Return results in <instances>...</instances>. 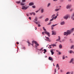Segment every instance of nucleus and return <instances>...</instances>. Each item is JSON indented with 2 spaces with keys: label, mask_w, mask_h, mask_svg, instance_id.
<instances>
[{
  "label": "nucleus",
  "mask_w": 74,
  "mask_h": 74,
  "mask_svg": "<svg viewBox=\"0 0 74 74\" xmlns=\"http://www.w3.org/2000/svg\"><path fill=\"white\" fill-rule=\"evenodd\" d=\"M60 10V8H56L55 9L54 11L56 12H57V11H59Z\"/></svg>",
  "instance_id": "4468645a"
},
{
  "label": "nucleus",
  "mask_w": 74,
  "mask_h": 74,
  "mask_svg": "<svg viewBox=\"0 0 74 74\" xmlns=\"http://www.w3.org/2000/svg\"><path fill=\"white\" fill-rule=\"evenodd\" d=\"M49 60H51V61H53V59L52 57H49Z\"/></svg>",
  "instance_id": "f3484780"
},
{
  "label": "nucleus",
  "mask_w": 74,
  "mask_h": 74,
  "mask_svg": "<svg viewBox=\"0 0 74 74\" xmlns=\"http://www.w3.org/2000/svg\"><path fill=\"white\" fill-rule=\"evenodd\" d=\"M69 52V53L71 54L73 53H74V51H73L72 50H70Z\"/></svg>",
  "instance_id": "6ab92c4d"
},
{
  "label": "nucleus",
  "mask_w": 74,
  "mask_h": 74,
  "mask_svg": "<svg viewBox=\"0 0 74 74\" xmlns=\"http://www.w3.org/2000/svg\"><path fill=\"white\" fill-rule=\"evenodd\" d=\"M44 52H47V50L45 49H44Z\"/></svg>",
  "instance_id": "a19ab883"
},
{
  "label": "nucleus",
  "mask_w": 74,
  "mask_h": 74,
  "mask_svg": "<svg viewBox=\"0 0 74 74\" xmlns=\"http://www.w3.org/2000/svg\"><path fill=\"white\" fill-rule=\"evenodd\" d=\"M44 9L43 8H42L41 10V13H43L44 12Z\"/></svg>",
  "instance_id": "a211bd4d"
},
{
  "label": "nucleus",
  "mask_w": 74,
  "mask_h": 74,
  "mask_svg": "<svg viewBox=\"0 0 74 74\" xmlns=\"http://www.w3.org/2000/svg\"><path fill=\"white\" fill-rule=\"evenodd\" d=\"M38 19V18H37V17H35L34 20V21H37Z\"/></svg>",
  "instance_id": "4be33fe9"
},
{
  "label": "nucleus",
  "mask_w": 74,
  "mask_h": 74,
  "mask_svg": "<svg viewBox=\"0 0 74 74\" xmlns=\"http://www.w3.org/2000/svg\"><path fill=\"white\" fill-rule=\"evenodd\" d=\"M51 22H50L49 23H48V24H47L48 25H49L51 24Z\"/></svg>",
  "instance_id": "ea45409f"
},
{
  "label": "nucleus",
  "mask_w": 74,
  "mask_h": 74,
  "mask_svg": "<svg viewBox=\"0 0 74 74\" xmlns=\"http://www.w3.org/2000/svg\"><path fill=\"white\" fill-rule=\"evenodd\" d=\"M71 18L72 20H74V13L72 14L71 16Z\"/></svg>",
  "instance_id": "9d476101"
},
{
  "label": "nucleus",
  "mask_w": 74,
  "mask_h": 74,
  "mask_svg": "<svg viewBox=\"0 0 74 74\" xmlns=\"http://www.w3.org/2000/svg\"><path fill=\"white\" fill-rule=\"evenodd\" d=\"M32 7L33 8H36V6L34 5L32 6Z\"/></svg>",
  "instance_id": "c9c22d12"
},
{
  "label": "nucleus",
  "mask_w": 74,
  "mask_h": 74,
  "mask_svg": "<svg viewBox=\"0 0 74 74\" xmlns=\"http://www.w3.org/2000/svg\"><path fill=\"white\" fill-rule=\"evenodd\" d=\"M26 15L27 16H29V14H27Z\"/></svg>",
  "instance_id": "052dcab7"
},
{
  "label": "nucleus",
  "mask_w": 74,
  "mask_h": 74,
  "mask_svg": "<svg viewBox=\"0 0 74 74\" xmlns=\"http://www.w3.org/2000/svg\"><path fill=\"white\" fill-rule=\"evenodd\" d=\"M29 19H30V20H31V17H29Z\"/></svg>",
  "instance_id": "4d7b16f0"
},
{
  "label": "nucleus",
  "mask_w": 74,
  "mask_h": 74,
  "mask_svg": "<svg viewBox=\"0 0 74 74\" xmlns=\"http://www.w3.org/2000/svg\"><path fill=\"white\" fill-rule=\"evenodd\" d=\"M66 58H68L67 56H66Z\"/></svg>",
  "instance_id": "774afa93"
},
{
  "label": "nucleus",
  "mask_w": 74,
  "mask_h": 74,
  "mask_svg": "<svg viewBox=\"0 0 74 74\" xmlns=\"http://www.w3.org/2000/svg\"><path fill=\"white\" fill-rule=\"evenodd\" d=\"M55 14H53L52 15L51 18H53L54 19H55Z\"/></svg>",
  "instance_id": "dca6fc26"
},
{
  "label": "nucleus",
  "mask_w": 74,
  "mask_h": 74,
  "mask_svg": "<svg viewBox=\"0 0 74 74\" xmlns=\"http://www.w3.org/2000/svg\"><path fill=\"white\" fill-rule=\"evenodd\" d=\"M58 15H59L58 14H57V15L56 16H58Z\"/></svg>",
  "instance_id": "680f3d73"
},
{
  "label": "nucleus",
  "mask_w": 74,
  "mask_h": 74,
  "mask_svg": "<svg viewBox=\"0 0 74 74\" xmlns=\"http://www.w3.org/2000/svg\"><path fill=\"white\" fill-rule=\"evenodd\" d=\"M53 66H55V64L54 63H53Z\"/></svg>",
  "instance_id": "0e129e2a"
},
{
  "label": "nucleus",
  "mask_w": 74,
  "mask_h": 74,
  "mask_svg": "<svg viewBox=\"0 0 74 74\" xmlns=\"http://www.w3.org/2000/svg\"><path fill=\"white\" fill-rule=\"evenodd\" d=\"M45 37L46 38V41H49V42H50V41H51V40L48 37H47L46 36H45Z\"/></svg>",
  "instance_id": "6e6552de"
},
{
  "label": "nucleus",
  "mask_w": 74,
  "mask_h": 74,
  "mask_svg": "<svg viewBox=\"0 0 74 74\" xmlns=\"http://www.w3.org/2000/svg\"><path fill=\"white\" fill-rule=\"evenodd\" d=\"M16 3H17V4H19V3H21V2H20V1H16Z\"/></svg>",
  "instance_id": "f704fd0d"
},
{
  "label": "nucleus",
  "mask_w": 74,
  "mask_h": 74,
  "mask_svg": "<svg viewBox=\"0 0 74 74\" xmlns=\"http://www.w3.org/2000/svg\"><path fill=\"white\" fill-rule=\"evenodd\" d=\"M29 5L30 6H31V5H34V3L33 2H30L29 4Z\"/></svg>",
  "instance_id": "ddd939ff"
},
{
  "label": "nucleus",
  "mask_w": 74,
  "mask_h": 74,
  "mask_svg": "<svg viewBox=\"0 0 74 74\" xmlns=\"http://www.w3.org/2000/svg\"><path fill=\"white\" fill-rule=\"evenodd\" d=\"M30 15H32V14H33V13H29Z\"/></svg>",
  "instance_id": "de8ad7c7"
},
{
  "label": "nucleus",
  "mask_w": 74,
  "mask_h": 74,
  "mask_svg": "<svg viewBox=\"0 0 74 74\" xmlns=\"http://www.w3.org/2000/svg\"><path fill=\"white\" fill-rule=\"evenodd\" d=\"M73 10V9L71 8L69 9V11L71 12Z\"/></svg>",
  "instance_id": "cd10ccee"
},
{
  "label": "nucleus",
  "mask_w": 74,
  "mask_h": 74,
  "mask_svg": "<svg viewBox=\"0 0 74 74\" xmlns=\"http://www.w3.org/2000/svg\"><path fill=\"white\" fill-rule=\"evenodd\" d=\"M58 41H59V42H62V41L60 40Z\"/></svg>",
  "instance_id": "bf43d9fd"
},
{
  "label": "nucleus",
  "mask_w": 74,
  "mask_h": 74,
  "mask_svg": "<svg viewBox=\"0 0 74 74\" xmlns=\"http://www.w3.org/2000/svg\"><path fill=\"white\" fill-rule=\"evenodd\" d=\"M52 35H56V32H55V31H52Z\"/></svg>",
  "instance_id": "f8f14e48"
},
{
  "label": "nucleus",
  "mask_w": 74,
  "mask_h": 74,
  "mask_svg": "<svg viewBox=\"0 0 74 74\" xmlns=\"http://www.w3.org/2000/svg\"><path fill=\"white\" fill-rule=\"evenodd\" d=\"M50 5H51V3H48V4L47 5V7H49V6H50Z\"/></svg>",
  "instance_id": "a878e982"
},
{
  "label": "nucleus",
  "mask_w": 74,
  "mask_h": 74,
  "mask_svg": "<svg viewBox=\"0 0 74 74\" xmlns=\"http://www.w3.org/2000/svg\"><path fill=\"white\" fill-rule=\"evenodd\" d=\"M58 25V24H56L54 25H51V30H53V27H54V26H56V25Z\"/></svg>",
  "instance_id": "423d86ee"
},
{
  "label": "nucleus",
  "mask_w": 74,
  "mask_h": 74,
  "mask_svg": "<svg viewBox=\"0 0 74 74\" xmlns=\"http://www.w3.org/2000/svg\"><path fill=\"white\" fill-rule=\"evenodd\" d=\"M74 45H72L71 46V49H73V48H74Z\"/></svg>",
  "instance_id": "7c9ffc66"
},
{
  "label": "nucleus",
  "mask_w": 74,
  "mask_h": 74,
  "mask_svg": "<svg viewBox=\"0 0 74 74\" xmlns=\"http://www.w3.org/2000/svg\"><path fill=\"white\" fill-rule=\"evenodd\" d=\"M60 72L61 73H62V72H63V70H60Z\"/></svg>",
  "instance_id": "5fc2aeb1"
},
{
  "label": "nucleus",
  "mask_w": 74,
  "mask_h": 74,
  "mask_svg": "<svg viewBox=\"0 0 74 74\" xmlns=\"http://www.w3.org/2000/svg\"><path fill=\"white\" fill-rule=\"evenodd\" d=\"M22 8H21L23 10H26V9H27L29 7L28 6H26V7H25V6H23V7H22Z\"/></svg>",
  "instance_id": "20e7f679"
},
{
  "label": "nucleus",
  "mask_w": 74,
  "mask_h": 74,
  "mask_svg": "<svg viewBox=\"0 0 74 74\" xmlns=\"http://www.w3.org/2000/svg\"><path fill=\"white\" fill-rule=\"evenodd\" d=\"M54 71L55 73L56 72V69H54Z\"/></svg>",
  "instance_id": "a18cd8bd"
},
{
  "label": "nucleus",
  "mask_w": 74,
  "mask_h": 74,
  "mask_svg": "<svg viewBox=\"0 0 74 74\" xmlns=\"http://www.w3.org/2000/svg\"><path fill=\"white\" fill-rule=\"evenodd\" d=\"M65 59V57L64 56H62V59Z\"/></svg>",
  "instance_id": "72a5a7b5"
},
{
  "label": "nucleus",
  "mask_w": 74,
  "mask_h": 74,
  "mask_svg": "<svg viewBox=\"0 0 74 74\" xmlns=\"http://www.w3.org/2000/svg\"><path fill=\"white\" fill-rule=\"evenodd\" d=\"M49 48H52L51 47H48Z\"/></svg>",
  "instance_id": "69168bd1"
},
{
  "label": "nucleus",
  "mask_w": 74,
  "mask_h": 74,
  "mask_svg": "<svg viewBox=\"0 0 74 74\" xmlns=\"http://www.w3.org/2000/svg\"><path fill=\"white\" fill-rule=\"evenodd\" d=\"M52 46H53V47H56V44H53L52 45Z\"/></svg>",
  "instance_id": "bb28decb"
},
{
  "label": "nucleus",
  "mask_w": 74,
  "mask_h": 74,
  "mask_svg": "<svg viewBox=\"0 0 74 74\" xmlns=\"http://www.w3.org/2000/svg\"><path fill=\"white\" fill-rule=\"evenodd\" d=\"M71 7V5H68L66 6V9H69H69Z\"/></svg>",
  "instance_id": "39448f33"
},
{
  "label": "nucleus",
  "mask_w": 74,
  "mask_h": 74,
  "mask_svg": "<svg viewBox=\"0 0 74 74\" xmlns=\"http://www.w3.org/2000/svg\"><path fill=\"white\" fill-rule=\"evenodd\" d=\"M32 42V43H34V44H36V45H35V46L36 47H37L38 46H39V44H38V43H37V41L33 40Z\"/></svg>",
  "instance_id": "f03ea898"
},
{
  "label": "nucleus",
  "mask_w": 74,
  "mask_h": 74,
  "mask_svg": "<svg viewBox=\"0 0 74 74\" xmlns=\"http://www.w3.org/2000/svg\"><path fill=\"white\" fill-rule=\"evenodd\" d=\"M69 72H67L66 73V74H69Z\"/></svg>",
  "instance_id": "13d9d810"
},
{
  "label": "nucleus",
  "mask_w": 74,
  "mask_h": 74,
  "mask_svg": "<svg viewBox=\"0 0 74 74\" xmlns=\"http://www.w3.org/2000/svg\"><path fill=\"white\" fill-rule=\"evenodd\" d=\"M34 22L36 23V25H37V24H40V21H38L37 22L35 21H34Z\"/></svg>",
  "instance_id": "9b49d317"
},
{
  "label": "nucleus",
  "mask_w": 74,
  "mask_h": 74,
  "mask_svg": "<svg viewBox=\"0 0 74 74\" xmlns=\"http://www.w3.org/2000/svg\"><path fill=\"white\" fill-rule=\"evenodd\" d=\"M60 25H64V21L60 23Z\"/></svg>",
  "instance_id": "412c9836"
},
{
  "label": "nucleus",
  "mask_w": 74,
  "mask_h": 74,
  "mask_svg": "<svg viewBox=\"0 0 74 74\" xmlns=\"http://www.w3.org/2000/svg\"><path fill=\"white\" fill-rule=\"evenodd\" d=\"M41 26V25L40 24H38V27H40Z\"/></svg>",
  "instance_id": "3c124183"
},
{
  "label": "nucleus",
  "mask_w": 74,
  "mask_h": 74,
  "mask_svg": "<svg viewBox=\"0 0 74 74\" xmlns=\"http://www.w3.org/2000/svg\"><path fill=\"white\" fill-rule=\"evenodd\" d=\"M45 33V34H47V35H48V36L49 37H50V35H49V33L47 31H45L44 32Z\"/></svg>",
  "instance_id": "0eeeda50"
},
{
  "label": "nucleus",
  "mask_w": 74,
  "mask_h": 74,
  "mask_svg": "<svg viewBox=\"0 0 74 74\" xmlns=\"http://www.w3.org/2000/svg\"><path fill=\"white\" fill-rule=\"evenodd\" d=\"M52 45H49V47H52Z\"/></svg>",
  "instance_id": "603ef678"
},
{
  "label": "nucleus",
  "mask_w": 74,
  "mask_h": 74,
  "mask_svg": "<svg viewBox=\"0 0 74 74\" xmlns=\"http://www.w3.org/2000/svg\"><path fill=\"white\" fill-rule=\"evenodd\" d=\"M50 50V51L51 52V55H53L54 53V52H53V50Z\"/></svg>",
  "instance_id": "2eb2a0df"
},
{
  "label": "nucleus",
  "mask_w": 74,
  "mask_h": 74,
  "mask_svg": "<svg viewBox=\"0 0 74 74\" xmlns=\"http://www.w3.org/2000/svg\"><path fill=\"white\" fill-rule=\"evenodd\" d=\"M53 19H54L53 18H52V19L50 20V21H53Z\"/></svg>",
  "instance_id": "e433bc0d"
},
{
  "label": "nucleus",
  "mask_w": 74,
  "mask_h": 74,
  "mask_svg": "<svg viewBox=\"0 0 74 74\" xmlns=\"http://www.w3.org/2000/svg\"><path fill=\"white\" fill-rule=\"evenodd\" d=\"M58 39L56 40V41H59V40H60V36H58Z\"/></svg>",
  "instance_id": "aec40b11"
},
{
  "label": "nucleus",
  "mask_w": 74,
  "mask_h": 74,
  "mask_svg": "<svg viewBox=\"0 0 74 74\" xmlns=\"http://www.w3.org/2000/svg\"><path fill=\"white\" fill-rule=\"evenodd\" d=\"M38 11H39V10H38L36 11V12L37 13L38 12Z\"/></svg>",
  "instance_id": "8fccbe9b"
},
{
  "label": "nucleus",
  "mask_w": 74,
  "mask_h": 74,
  "mask_svg": "<svg viewBox=\"0 0 74 74\" xmlns=\"http://www.w3.org/2000/svg\"><path fill=\"white\" fill-rule=\"evenodd\" d=\"M48 20H49V18H46L45 20V22H47V21H48Z\"/></svg>",
  "instance_id": "5701e85b"
},
{
  "label": "nucleus",
  "mask_w": 74,
  "mask_h": 74,
  "mask_svg": "<svg viewBox=\"0 0 74 74\" xmlns=\"http://www.w3.org/2000/svg\"><path fill=\"white\" fill-rule=\"evenodd\" d=\"M22 3H23V2H25V0H22Z\"/></svg>",
  "instance_id": "79ce46f5"
},
{
  "label": "nucleus",
  "mask_w": 74,
  "mask_h": 74,
  "mask_svg": "<svg viewBox=\"0 0 74 74\" xmlns=\"http://www.w3.org/2000/svg\"><path fill=\"white\" fill-rule=\"evenodd\" d=\"M74 58H72L71 60L69 62L70 63H72V64H74V63L73 62H74Z\"/></svg>",
  "instance_id": "1a4fd4ad"
},
{
  "label": "nucleus",
  "mask_w": 74,
  "mask_h": 74,
  "mask_svg": "<svg viewBox=\"0 0 74 74\" xmlns=\"http://www.w3.org/2000/svg\"><path fill=\"white\" fill-rule=\"evenodd\" d=\"M58 54L59 55H60V54H61V53L59 52V51H58Z\"/></svg>",
  "instance_id": "c03bdc74"
},
{
  "label": "nucleus",
  "mask_w": 74,
  "mask_h": 74,
  "mask_svg": "<svg viewBox=\"0 0 74 74\" xmlns=\"http://www.w3.org/2000/svg\"><path fill=\"white\" fill-rule=\"evenodd\" d=\"M71 1V0H69V1Z\"/></svg>",
  "instance_id": "338daca9"
},
{
  "label": "nucleus",
  "mask_w": 74,
  "mask_h": 74,
  "mask_svg": "<svg viewBox=\"0 0 74 74\" xmlns=\"http://www.w3.org/2000/svg\"><path fill=\"white\" fill-rule=\"evenodd\" d=\"M42 35H44V32H42Z\"/></svg>",
  "instance_id": "6e6d98bb"
},
{
  "label": "nucleus",
  "mask_w": 74,
  "mask_h": 74,
  "mask_svg": "<svg viewBox=\"0 0 74 74\" xmlns=\"http://www.w3.org/2000/svg\"><path fill=\"white\" fill-rule=\"evenodd\" d=\"M74 28H73L71 29V30H68L66 31V32H64V36H67L68 35H70V34L71 33L74 31Z\"/></svg>",
  "instance_id": "f257e3e1"
},
{
  "label": "nucleus",
  "mask_w": 74,
  "mask_h": 74,
  "mask_svg": "<svg viewBox=\"0 0 74 74\" xmlns=\"http://www.w3.org/2000/svg\"><path fill=\"white\" fill-rule=\"evenodd\" d=\"M69 15L67 14L64 16L63 18L64 19L67 20L69 18Z\"/></svg>",
  "instance_id": "7ed1b4c3"
},
{
  "label": "nucleus",
  "mask_w": 74,
  "mask_h": 74,
  "mask_svg": "<svg viewBox=\"0 0 74 74\" xmlns=\"http://www.w3.org/2000/svg\"><path fill=\"white\" fill-rule=\"evenodd\" d=\"M65 41V39H63L62 40V42H63V41Z\"/></svg>",
  "instance_id": "09e8293b"
},
{
  "label": "nucleus",
  "mask_w": 74,
  "mask_h": 74,
  "mask_svg": "<svg viewBox=\"0 0 74 74\" xmlns=\"http://www.w3.org/2000/svg\"><path fill=\"white\" fill-rule=\"evenodd\" d=\"M57 68H58V67H59V64H57L56 65Z\"/></svg>",
  "instance_id": "473e14b6"
},
{
  "label": "nucleus",
  "mask_w": 74,
  "mask_h": 74,
  "mask_svg": "<svg viewBox=\"0 0 74 74\" xmlns=\"http://www.w3.org/2000/svg\"><path fill=\"white\" fill-rule=\"evenodd\" d=\"M32 14H33V15H35L36 14L34 12H32Z\"/></svg>",
  "instance_id": "58836bf2"
},
{
  "label": "nucleus",
  "mask_w": 74,
  "mask_h": 74,
  "mask_svg": "<svg viewBox=\"0 0 74 74\" xmlns=\"http://www.w3.org/2000/svg\"><path fill=\"white\" fill-rule=\"evenodd\" d=\"M21 5H25V3H21Z\"/></svg>",
  "instance_id": "c85d7f7f"
},
{
  "label": "nucleus",
  "mask_w": 74,
  "mask_h": 74,
  "mask_svg": "<svg viewBox=\"0 0 74 74\" xmlns=\"http://www.w3.org/2000/svg\"><path fill=\"white\" fill-rule=\"evenodd\" d=\"M42 18V16H40L39 18V19H41V18Z\"/></svg>",
  "instance_id": "4c0bfd02"
},
{
  "label": "nucleus",
  "mask_w": 74,
  "mask_h": 74,
  "mask_svg": "<svg viewBox=\"0 0 74 74\" xmlns=\"http://www.w3.org/2000/svg\"><path fill=\"white\" fill-rule=\"evenodd\" d=\"M53 1H57L58 0H53Z\"/></svg>",
  "instance_id": "49530a36"
},
{
  "label": "nucleus",
  "mask_w": 74,
  "mask_h": 74,
  "mask_svg": "<svg viewBox=\"0 0 74 74\" xmlns=\"http://www.w3.org/2000/svg\"><path fill=\"white\" fill-rule=\"evenodd\" d=\"M28 46H29V45H30V44L31 45H33V44H30V42H28Z\"/></svg>",
  "instance_id": "b1692460"
},
{
  "label": "nucleus",
  "mask_w": 74,
  "mask_h": 74,
  "mask_svg": "<svg viewBox=\"0 0 74 74\" xmlns=\"http://www.w3.org/2000/svg\"><path fill=\"white\" fill-rule=\"evenodd\" d=\"M42 28L44 31H46V29H45V28H44V27H43Z\"/></svg>",
  "instance_id": "2f4dec72"
},
{
  "label": "nucleus",
  "mask_w": 74,
  "mask_h": 74,
  "mask_svg": "<svg viewBox=\"0 0 74 74\" xmlns=\"http://www.w3.org/2000/svg\"><path fill=\"white\" fill-rule=\"evenodd\" d=\"M59 48H60V49H61L62 48V46L61 44L59 46Z\"/></svg>",
  "instance_id": "393cba45"
},
{
  "label": "nucleus",
  "mask_w": 74,
  "mask_h": 74,
  "mask_svg": "<svg viewBox=\"0 0 74 74\" xmlns=\"http://www.w3.org/2000/svg\"><path fill=\"white\" fill-rule=\"evenodd\" d=\"M57 18V16H56L55 17H54V19H56Z\"/></svg>",
  "instance_id": "37998d69"
},
{
  "label": "nucleus",
  "mask_w": 74,
  "mask_h": 74,
  "mask_svg": "<svg viewBox=\"0 0 74 74\" xmlns=\"http://www.w3.org/2000/svg\"><path fill=\"white\" fill-rule=\"evenodd\" d=\"M16 43L17 44H19V42H16Z\"/></svg>",
  "instance_id": "e2e57ef3"
},
{
  "label": "nucleus",
  "mask_w": 74,
  "mask_h": 74,
  "mask_svg": "<svg viewBox=\"0 0 74 74\" xmlns=\"http://www.w3.org/2000/svg\"><path fill=\"white\" fill-rule=\"evenodd\" d=\"M61 2H63V0H60Z\"/></svg>",
  "instance_id": "864d4df0"
},
{
  "label": "nucleus",
  "mask_w": 74,
  "mask_h": 74,
  "mask_svg": "<svg viewBox=\"0 0 74 74\" xmlns=\"http://www.w3.org/2000/svg\"><path fill=\"white\" fill-rule=\"evenodd\" d=\"M43 49V47H42L41 49H38L39 51H41Z\"/></svg>",
  "instance_id": "c756f323"
}]
</instances>
